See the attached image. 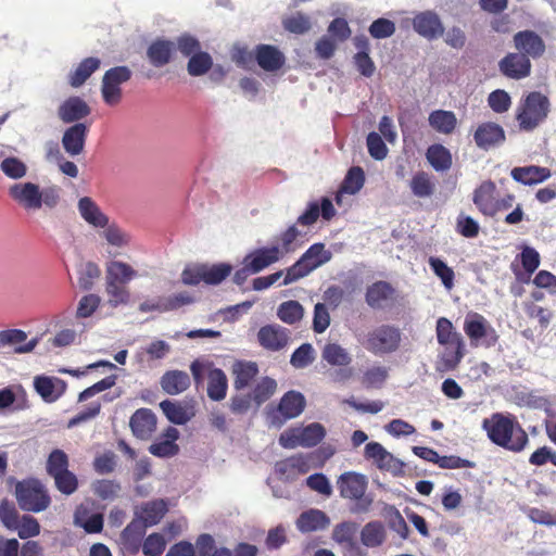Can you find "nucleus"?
Masks as SVG:
<instances>
[{"label": "nucleus", "mask_w": 556, "mask_h": 556, "mask_svg": "<svg viewBox=\"0 0 556 556\" xmlns=\"http://www.w3.org/2000/svg\"><path fill=\"white\" fill-rule=\"evenodd\" d=\"M482 429L492 443L513 453L522 452L529 443L526 430L509 414H492L483 419Z\"/></svg>", "instance_id": "nucleus-1"}, {"label": "nucleus", "mask_w": 556, "mask_h": 556, "mask_svg": "<svg viewBox=\"0 0 556 556\" xmlns=\"http://www.w3.org/2000/svg\"><path fill=\"white\" fill-rule=\"evenodd\" d=\"M340 496L353 503L350 510L354 515L366 514L371 509L374 498L367 494L368 481L365 475L345 471L337 479Z\"/></svg>", "instance_id": "nucleus-2"}, {"label": "nucleus", "mask_w": 556, "mask_h": 556, "mask_svg": "<svg viewBox=\"0 0 556 556\" xmlns=\"http://www.w3.org/2000/svg\"><path fill=\"white\" fill-rule=\"evenodd\" d=\"M358 342L372 355H389L400 349L402 332L401 329L394 325L382 324L367 331L362 339H358Z\"/></svg>", "instance_id": "nucleus-3"}, {"label": "nucleus", "mask_w": 556, "mask_h": 556, "mask_svg": "<svg viewBox=\"0 0 556 556\" xmlns=\"http://www.w3.org/2000/svg\"><path fill=\"white\" fill-rule=\"evenodd\" d=\"M551 111V102L539 91L529 92L520 102L516 119L519 128L525 131L534 130L542 124Z\"/></svg>", "instance_id": "nucleus-4"}, {"label": "nucleus", "mask_w": 556, "mask_h": 556, "mask_svg": "<svg viewBox=\"0 0 556 556\" xmlns=\"http://www.w3.org/2000/svg\"><path fill=\"white\" fill-rule=\"evenodd\" d=\"M437 340L446 348L443 363L447 369H454L465 355V343L462 334L446 317H440L435 326Z\"/></svg>", "instance_id": "nucleus-5"}, {"label": "nucleus", "mask_w": 556, "mask_h": 556, "mask_svg": "<svg viewBox=\"0 0 556 556\" xmlns=\"http://www.w3.org/2000/svg\"><path fill=\"white\" fill-rule=\"evenodd\" d=\"M68 466V455L60 448H54L46 463L47 473L53 478L56 490L64 495H71L78 489V479Z\"/></svg>", "instance_id": "nucleus-6"}, {"label": "nucleus", "mask_w": 556, "mask_h": 556, "mask_svg": "<svg viewBox=\"0 0 556 556\" xmlns=\"http://www.w3.org/2000/svg\"><path fill=\"white\" fill-rule=\"evenodd\" d=\"M15 496L20 508L24 511L40 513L51 504L48 490L38 479L18 481L15 485Z\"/></svg>", "instance_id": "nucleus-7"}, {"label": "nucleus", "mask_w": 556, "mask_h": 556, "mask_svg": "<svg viewBox=\"0 0 556 556\" xmlns=\"http://www.w3.org/2000/svg\"><path fill=\"white\" fill-rule=\"evenodd\" d=\"M331 258V253L325 249L324 243L312 244L302 256L286 270L282 286H288L305 276L317 267L326 264Z\"/></svg>", "instance_id": "nucleus-8"}, {"label": "nucleus", "mask_w": 556, "mask_h": 556, "mask_svg": "<svg viewBox=\"0 0 556 556\" xmlns=\"http://www.w3.org/2000/svg\"><path fill=\"white\" fill-rule=\"evenodd\" d=\"M464 331L469 338L471 346H483L490 349L494 346L500 339L496 330L491 326L486 318L476 312L467 314L464 321Z\"/></svg>", "instance_id": "nucleus-9"}, {"label": "nucleus", "mask_w": 556, "mask_h": 556, "mask_svg": "<svg viewBox=\"0 0 556 556\" xmlns=\"http://www.w3.org/2000/svg\"><path fill=\"white\" fill-rule=\"evenodd\" d=\"M321 361L337 368L331 374L332 379L337 382H344L353 376V368L350 366L352 356L339 343H326L321 350Z\"/></svg>", "instance_id": "nucleus-10"}, {"label": "nucleus", "mask_w": 556, "mask_h": 556, "mask_svg": "<svg viewBox=\"0 0 556 556\" xmlns=\"http://www.w3.org/2000/svg\"><path fill=\"white\" fill-rule=\"evenodd\" d=\"M305 405L304 395L299 391L291 390L283 394L276 407L270 408L268 417L271 424L280 426L287 420L300 416Z\"/></svg>", "instance_id": "nucleus-11"}, {"label": "nucleus", "mask_w": 556, "mask_h": 556, "mask_svg": "<svg viewBox=\"0 0 556 556\" xmlns=\"http://www.w3.org/2000/svg\"><path fill=\"white\" fill-rule=\"evenodd\" d=\"M8 194L12 201L26 211H36L42 206L41 190L34 182H15L9 187Z\"/></svg>", "instance_id": "nucleus-12"}, {"label": "nucleus", "mask_w": 556, "mask_h": 556, "mask_svg": "<svg viewBox=\"0 0 556 556\" xmlns=\"http://www.w3.org/2000/svg\"><path fill=\"white\" fill-rule=\"evenodd\" d=\"M472 202L478 211L486 216L494 217L498 213V191L494 181H482L472 193Z\"/></svg>", "instance_id": "nucleus-13"}, {"label": "nucleus", "mask_w": 556, "mask_h": 556, "mask_svg": "<svg viewBox=\"0 0 556 556\" xmlns=\"http://www.w3.org/2000/svg\"><path fill=\"white\" fill-rule=\"evenodd\" d=\"M532 70L531 61L527 54L509 52L498 62V71L509 79L521 80L530 76Z\"/></svg>", "instance_id": "nucleus-14"}, {"label": "nucleus", "mask_w": 556, "mask_h": 556, "mask_svg": "<svg viewBox=\"0 0 556 556\" xmlns=\"http://www.w3.org/2000/svg\"><path fill=\"white\" fill-rule=\"evenodd\" d=\"M514 46L518 53L527 54L528 59H539L545 52V42L533 30H520L514 35Z\"/></svg>", "instance_id": "nucleus-15"}, {"label": "nucleus", "mask_w": 556, "mask_h": 556, "mask_svg": "<svg viewBox=\"0 0 556 556\" xmlns=\"http://www.w3.org/2000/svg\"><path fill=\"white\" fill-rule=\"evenodd\" d=\"M314 454H298L276 464V472L287 480H295L299 476L307 473L312 468Z\"/></svg>", "instance_id": "nucleus-16"}, {"label": "nucleus", "mask_w": 556, "mask_h": 556, "mask_svg": "<svg viewBox=\"0 0 556 556\" xmlns=\"http://www.w3.org/2000/svg\"><path fill=\"white\" fill-rule=\"evenodd\" d=\"M414 30L421 37L433 40L444 33L443 24L439 15L433 11H424L413 18Z\"/></svg>", "instance_id": "nucleus-17"}, {"label": "nucleus", "mask_w": 556, "mask_h": 556, "mask_svg": "<svg viewBox=\"0 0 556 556\" xmlns=\"http://www.w3.org/2000/svg\"><path fill=\"white\" fill-rule=\"evenodd\" d=\"M90 113L91 108L89 104L78 96L67 98L58 109V116L65 124L79 123V121L89 116Z\"/></svg>", "instance_id": "nucleus-18"}, {"label": "nucleus", "mask_w": 556, "mask_h": 556, "mask_svg": "<svg viewBox=\"0 0 556 556\" xmlns=\"http://www.w3.org/2000/svg\"><path fill=\"white\" fill-rule=\"evenodd\" d=\"M257 340L265 350L280 351L289 342V331L279 325H266L260 328Z\"/></svg>", "instance_id": "nucleus-19"}, {"label": "nucleus", "mask_w": 556, "mask_h": 556, "mask_svg": "<svg viewBox=\"0 0 556 556\" xmlns=\"http://www.w3.org/2000/svg\"><path fill=\"white\" fill-rule=\"evenodd\" d=\"M88 132L89 127L84 123H76L66 128L62 136L65 152L71 156L79 155L85 149Z\"/></svg>", "instance_id": "nucleus-20"}, {"label": "nucleus", "mask_w": 556, "mask_h": 556, "mask_svg": "<svg viewBox=\"0 0 556 556\" xmlns=\"http://www.w3.org/2000/svg\"><path fill=\"white\" fill-rule=\"evenodd\" d=\"M281 257L282 253L280 248L273 245L250 252L244 256L243 261L249 265L250 269H252V273L257 274L277 263Z\"/></svg>", "instance_id": "nucleus-21"}, {"label": "nucleus", "mask_w": 556, "mask_h": 556, "mask_svg": "<svg viewBox=\"0 0 556 556\" xmlns=\"http://www.w3.org/2000/svg\"><path fill=\"white\" fill-rule=\"evenodd\" d=\"M364 456L366 459H371L381 470L395 472L403 466L402 462L396 459L378 442L367 443L365 446Z\"/></svg>", "instance_id": "nucleus-22"}, {"label": "nucleus", "mask_w": 556, "mask_h": 556, "mask_svg": "<svg viewBox=\"0 0 556 556\" xmlns=\"http://www.w3.org/2000/svg\"><path fill=\"white\" fill-rule=\"evenodd\" d=\"M129 426L136 438L148 440L156 430V416L150 408H139L130 417Z\"/></svg>", "instance_id": "nucleus-23"}, {"label": "nucleus", "mask_w": 556, "mask_h": 556, "mask_svg": "<svg viewBox=\"0 0 556 556\" xmlns=\"http://www.w3.org/2000/svg\"><path fill=\"white\" fill-rule=\"evenodd\" d=\"M254 60L266 72H276L286 63L285 54L277 47L264 43L255 47Z\"/></svg>", "instance_id": "nucleus-24"}, {"label": "nucleus", "mask_w": 556, "mask_h": 556, "mask_svg": "<svg viewBox=\"0 0 556 556\" xmlns=\"http://www.w3.org/2000/svg\"><path fill=\"white\" fill-rule=\"evenodd\" d=\"M336 215L334 206L330 199L324 197L318 202H309L306 210L298 217L296 224L300 226H312L319 216L325 220H330Z\"/></svg>", "instance_id": "nucleus-25"}, {"label": "nucleus", "mask_w": 556, "mask_h": 556, "mask_svg": "<svg viewBox=\"0 0 556 556\" xmlns=\"http://www.w3.org/2000/svg\"><path fill=\"white\" fill-rule=\"evenodd\" d=\"M511 178L523 186H534L551 178L552 170L539 165L517 166L510 170Z\"/></svg>", "instance_id": "nucleus-26"}, {"label": "nucleus", "mask_w": 556, "mask_h": 556, "mask_svg": "<svg viewBox=\"0 0 556 556\" xmlns=\"http://www.w3.org/2000/svg\"><path fill=\"white\" fill-rule=\"evenodd\" d=\"M179 438V431L175 427H167L162 435L149 446V452L156 457L167 458L176 456L179 453V446L176 441Z\"/></svg>", "instance_id": "nucleus-27"}, {"label": "nucleus", "mask_w": 556, "mask_h": 556, "mask_svg": "<svg viewBox=\"0 0 556 556\" xmlns=\"http://www.w3.org/2000/svg\"><path fill=\"white\" fill-rule=\"evenodd\" d=\"M473 140L480 149L489 150L505 140V131L496 123H482L476 129Z\"/></svg>", "instance_id": "nucleus-28"}, {"label": "nucleus", "mask_w": 556, "mask_h": 556, "mask_svg": "<svg viewBox=\"0 0 556 556\" xmlns=\"http://www.w3.org/2000/svg\"><path fill=\"white\" fill-rule=\"evenodd\" d=\"M176 51L175 42L166 39H156L147 49L149 62L154 67H163L168 64Z\"/></svg>", "instance_id": "nucleus-29"}, {"label": "nucleus", "mask_w": 556, "mask_h": 556, "mask_svg": "<svg viewBox=\"0 0 556 556\" xmlns=\"http://www.w3.org/2000/svg\"><path fill=\"white\" fill-rule=\"evenodd\" d=\"M77 207L80 216L89 225L96 228H104L108 226L109 217L90 197L80 198Z\"/></svg>", "instance_id": "nucleus-30"}, {"label": "nucleus", "mask_w": 556, "mask_h": 556, "mask_svg": "<svg viewBox=\"0 0 556 556\" xmlns=\"http://www.w3.org/2000/svg\"><path fill=\"white\" fill-rule=\"evenodd\" d=\"M160 384L165 393L176 395L189 389L191 379L186 371L173 369L163 374Z\"/></svg>", "instance_id": "nucleus-31"}, {"label": "nucleus", "mask_w": 556, "mask_h": 556, "mask_svg": "<svg viewBox=\"0 0 556 556\" xmlns=\"http://www.w3.org/2000/svg\"><path fill=\"white\" fill-rule=\"evenodd\" d=\"M167 510V503L159 498L143 503L136 511V516L144 526L152 527L163 519Z\"/></svg>", "instance_id": "nucleus-32"}, {"label": "nucleus", "mask_w": 556, "mask_h": 556, "mask_svg": "<svg viewBox=\"0 0 556 556\" xmlns=\"http://www.w3.org/2000/svg\"><path fill=\"white\" fill-rule=\"evenodd\" d=\"M329 523V517L319 509H308L303 511L295 521L298 530L302 533L326 529Z\"/></svg>", "instance_id": "nucleus-33"}, {"label": "nucleus", "mask_w": 556, "mask_h": 556, "mask_svg": "<svg viewBox=\"0 0 556 556\" xmlns=\"http://www.w3.org/2000/svg\"><path fill=\"white\" fill-rule=\"evenodd\" d=\"M27 339L25 331L21 329H8L0 331V349L4 346H14L16 353H28L31 352L36 345L37 340L33 339L27 343H24Z\"/></svg>", "instance_id": "nucleus-34"}, {"label": "nucleus", "mask_w": 556, "mask_h": 556, "mask_svg": "<svg viewBox=\"0 0 556 556\" xmlns=\"http://www.w3.org/2000/svg\"><path fill=\"white\" fill-rule=\"evenodd\" d=\"M146 528L140 520L134 519L121 533V540L125 548L130 553H137L141 546L142 538L146 533Z\"/></svg>", "instance_id": "nucleus-35"}, {"label": "nucleus", "mask_w": 556, "mask_h": 556, "mask_svg": "<svg viewBox=\"0 0 556 556\" xmlns=\"http://www.w3.org/2000/svg\"><path fill=\"white\" fill-rule=\"evenodd\" d=\"M207 396L212 401L219 402L227 395L228 379L226 374L216 367H212L207 377Z\"/></svg>", "instance_id": "nucleus-36"}, {"label": "nucleus", "mask_w": 556, "mask_h": 556, "mask_svg": "<svg viewBox=\"0 0 556 556\" xmlns=\"http://www.w3.org/2000/svg\"><path fill=\"white\" fill-rule=\"evenodd\" d=\"M101 61L98 58L89 56L84 59L77 67L68 74L67 80L73 88L83 86L87 79L100 67Z\"/></svg>", "instance_id": "nucleus-37"}, {"label": "nucleus", "mask_w": 556, "mask_h": 556, "mask_svg": "<svg viewBox=\"0 0 556 556\" xmlns=\"http://www.w3.org/2000/svg\"><path fill=\"white\" fill-rule=\"evenodd\" d=\"M235 376L233 387L236 390H242L250 386L258 374V367L254 362L239 361L232 366Z\"/></svg>", "instance_id": "nucleus-38"}, {"label": "nucleus", "mask_w": 556, "mask_h": 556, "mask_svg": "<svg viewBox=\"0 0 556 556\" xmlns=\"http://www.w3.org/2000/svg\"><path fill=\"white\" fill-rule=\"evenodd\" d=\"M365 182V174L362 167L353 166L349 169L346 176L344 177L339 193L336 195V202L338 204L341 203V194H355L357 193L364 186Z\"/></svg>", "instance_id": "nucleus-39"}, {"label": "nucleus", "mask_w": 556, "mask_h": 556, "mask_svg": "<svg viewBox=\"0 0 556 556\" xmlns=\"http://www.w3.org/2000/svg\"><path fill=\"white\" fill-rule=\"evenodd\" d=\"M429 125L438 132L450 135L457 125V118L454 112L445 110H435L429 114Z\"/></svg>", "instance_id": "nucleus-40"}, {"label": "nucleus", "mask_w": 556, "mask_h": 556, "mask_svg": "<svg viewBox=\"0 0 556 556\" xmlns=\"http://www.w3.org/2000/svg\"><path fill=\"white\" fill-rule=\"evenodd\" d=\"M394 293V289L387 281H377L367 288L366 303L372 308H380Z\"/></svg>", "instance_id": "nucleus-41"}, {"label": "nucleus", "mask_w": 556, "mask_h": 556, "mask_svg": "<svg viewBox=\"0 0 556 556\" xmlns=\"http://www.w3.org/2000/svg\"><path fill=\"white\" fill-rule=\"evenodd\" d=\"M426 157L437 172H444L452 166V154L448 149L440 143L431 144L426 152Z\"/></svg>", "instance_id": "nucleus-42"}, {"label": "nucleus", "mask_w": 556, "mask_h": 556, "mask_svg": "<svg viewBox=\"0 0 556 556\" xmlns=\"http://www.w3.org/2000/svg\"><path fill=\"white\" fill-rule=\"evenodd\" d=\"M137 277V271L127 263L111 261L106 264L105 279L127 285Z\"/></svg>", "instance_id": "nucleus-43"}, {"label": "nucleus", "mask_w": 556, "mask_h": 556, "mask_svg": "<svg viewBox=\"0 0 556 556\" xmlns=\"http://www.w3.org/2000/svg\"><path fill=\"white\" fill-rule=\"evenodd\" d=\"M228 547H217L214 538L208 533L200 534L195 540V556H231Z\"/></svg>", "instance_id": "nucleus-44"}, {"label": "nucleus", "mask_w": 556, "mask_h": 556, "mask_svg": "<svg viewBox=\"0 0 556 556\" xmlns=\"http://www.w3.org/2000/svg\"><path fill=\"white\" fill-rule=\"evenodd\" d=\"M386 539L384 527L380 521H370L361 532V541L367 547L380 546Z\"/></svg>", "instance_id": "nucleus-45"}, {"label": "nucleus", "mask_w": 556, "mask_h": 556, "mask_svg": "<svg viewBox=\"0 0 556 556\" xmlns=\"http://www.w3.org/2000/svg\"><path fill=\"white\" fill-rule=\"evenodd\" d=\"M160 407L162 408L166 418L176 425H185L193 416V414L188 412V409L180 403L172 402L169 400L161 402Z\"/></svg>", "instance_id": "nucleus-46"}, {"label": "nucleus", "mask_w": 556, "mask_h": 556, "mask_svg": "<svg viewBox=\"0 0 556 556\" xmlns=\"http://www.w3.org/2000/svg\"><path fill=\"white\" fill-rule=\"evenodd\" d=\"M300 446L314 447L319 444L326 435V430L323 425L313 422L306 427L299 428Z\"/></svg>", "instance_id": "nucleus-47"}, {"label": "nucleus", "mask_w": 556, "mask_h": 556, "mask_svg": "<svg viewBox=\"0 0 556 556\" xmlns=\"http://www.w3.org/2000/svg\"><path fill=\"white\" fill-rule=\"evenodd\" d=\"M304 308L294 300L282 302L277 309L278 318L289 325H293L303 318Z\"/></svg>", "instance_id": "nucleus-48"}, {"label": "nucleus", "mask_w": 556, "mask_h": 556, "mask_svg": "<svg viewBox=\"0 0 556 556\" xmlns=\"http://www.w3.org/2000/svg\"><path fill=\"white\" fill-rule=\"evenodd\" d=\"M213 66V59L210 53L199 51L189 58L187 71L190 76L198 77L206 74Z\"/></svg>", "instance_id": "nucleus-49"}, {"label": "nucleus", "mask_w": 556, "mask_h": 556, "mask_svg": "<svg viewBox=\"0 0 556 556\" xmlns=\"http://www.w3.org/2000/svg\"><path fill=\"white\" fill-rule=\"evenodd\" d=\"M125 283L105 279V291L109 295V303L116 307L127 304L130 300V292Z\"/></svg>", "instance_id": "nucleus-50"}, {"label": "nucleus", "mask_w": 556, "mask_h": 556, "mask_svg": "<svg viewBox=\"0 0 556 556\" xmlns=\"http://www.w3.org/2000/svg\"><path fill=\"white\" fill-rule=\"evenodd\" d=\"M410 189L414 195L418 198H427L433 194L434 184L426 172L416 173L410 180Z\"/></svg>", "instance_id": "nucleus-51"}, {"label": "nucleus", "mask_w": 556, "mask_h": 556, "mask_svg": "<svg viewBox=\"0 0 556 556\" xmlns=\"http://www.w3.org/2000/svg\"><path fill=\"white\" fill-rule=\"evenodd\" d=\"M203 266V282L206 285H218L223 280H225L231 273V266L228 264H215V265H206L202 264Z\"/></svg>", "instance_id": "nucleus-52"}, {"label": "nucleus", "mask_w": 556, "mask_h": 556, "mask_svg": "<svg viewBox=\"0 0 556 556\" xmlns=\"http://www.w3.org/2000/svg\"><path fill=\"white\" fill-rule=\"evenodd\" d=\"M282 26L289 33L302 35L311 29L312 23L307 15L302 12H296L285 17L282 20Z\"/></svg>", "instance_id": "nucleus-53"}, {"label": "nucleus", "mask_w": 556, "mask_h": 556, "mask_svg": "<svg viewBox=\"0 0 556 556\" xmlns=\"http://www.w3.org/2000/svg\"><path fill=\"white\" fill-rule=\"evenodd\" d=\"M357 528V523L353 521L340 522L333 528L332 539L339 544L353 546Z\"/></svg>", "instance_id": "nucleus-54"}, {"label": "nucleus", "mask_w": 556, "mask_h": 556, "mask_svg": "<svg viewBox=\"0 0 556 556\" xmlns=\"http://www.w3.org/2000/svg\"><path fill=\"white\" fill-rule=\"evenodd\" d=\"M0 169L10 179L18 180L26 176V164L16 156H9L0 163Z\"/></svg>", "instance_id": "nucleus-55"}, {"label": "nucleus", "mask_w": 556, "mask_h": 556, "mask_svg": "<svg viewBox=\"0 0 556 556\" xmlns=\"http://www.w3.org/2000/svg\"><path fill=\"white\" fill-rule=\"evenodd\" d=\"M314 361L315 351L311 343L301 344L290 357V364L296 369L306 368Z\"/></svg>", "instance_id": "nucleus-56"}, {"label": "nucleus", "mask_w": 556, "mask_h": 556, "mask_svg": "<svg viewBox=\"0 0 556 556\" xmlns=\"http://www.w3.org/2000/svg\"><path fill=\"white\" fill-rule=\"evenodd\" d=\"M92 491L102 501H113L118 496L121 485L113 480L102 479L93 482Z\"/></svg>", "instance_id": "nucleus-57"}, {"label": "nucleus", "mask_w": 556, "mask_h": 556, "mask_svg": "<svg viewBox=\"0 0 556 556\" xmlns=\"http://www.w3.org/2000/svg\"><path fill=\"white\" fill-rule=\"evenodd\" d=\"M428 263L433 273L441 279L444 287L446 289H452L455 278L454 270L439 257L430 256Z\"/></svg>", "instance_id": "nucleus-58"}, {"label": "nucleus", "mask_w": 556, "mask_h": 556, "mask_svg": "<svg viewBox=\"0 0 556 556\" xmlns=\"http://www.w3.org/2000/svg\"><path fill=\"white\" fill-rule=\"evenodd\" d=\"M14 531H17V535L22 540L37 536L40 533V525L38 520L30 515H23L18 521Z\"/></svg>", "instance_id": "nucleus-59"}, {"label": "nucleus", "mask_w": 556, "mask_h": 556, "mask_svg": "<svg viewBox=\"0 0 556 556\" xmlns=\"http://www.w3.org/2000/svg\"><path fill=\"white\" fill-rule=\"evenodd\" d=\"M277 382L269 377L263 378L252 390L253 401L260 405L266 402L276 391Z\"/></svg>", "instance_id": "nucleus-60"}, {"label": "nucleus", "mask_w": 556, "mask_h": 556, "mask_svg": "<svg viewBox=\"0 0 556 556\" xmlns=\"http://www.w3.org/2000/svg\"><path fill=\"white\" fill-rule=\"evenodd\" d=\"M20 518L18 511L12 502L8 500L0 502V521L8 530L14 531Z\"/></svg>", "instance_id": "nucleus-61"}, {"label": "nucleus", "mask_w": 556, "mask_h": 556, "mask_svg": "<svg viewBox=\"0 0 556 556\" xmlns=\"http://www.w3.org/2000/svg\"><path fill=\"white\" fill-rule=\"evenodd\" d=\"M166 547V540L161 533L149 534L142 543V552L146 556H161Z\"/></svg>", "instance_id": "nucleus-62"}, {"label": "nucleus", "mask_w": 556, "mask_h": 556, "mask_svg": "<svg viewBox=\"0 0 556 556\" xmlns=\"http://www.w3.org/2000/svg\"><path fill=\"white\" fill-rule=\"evenodd\" d=\"M488 104L495 113L502 114L509 110L511 105V98L507 91L496 89L488 97Z\"/></svg>", "instance_id": "nucleus-63"}, {"label": "nucleus", "mask_w": 556, "mask_h": 556, "mask_svg": "<svg viewBox=\"0 0 556 556\" xmlns=\"http://www.w3.org/2000/svg\"><path fill=\"white\" fill-rule=\"evenodd\" d=\"M395 24L391 20L379 17L369 26V34L375 39H384L391 37L395 33Z\"/></svg>", "instance_id": "nucleus-64"}]
</instances>
